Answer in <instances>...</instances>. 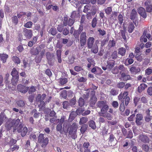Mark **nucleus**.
I'll return each mask as SVG.
<instances>
[{"label": "nucleus", "instance_id": "obj_21", "mask_svg": "<svg viewBox=\"0 0 152 152\" xmlns=\"http://www.w3.org/2000/svg\"><path fill=\"white\" fill-rule=\"evenodd\" d=\"M28 90V87H26L25 86L20 85V92L23 93H25Z\"/></svg>", "mask_w": 152, "mask_h": 152}, {"label": "nucleus", "instance_id": "obj_22", "mask_svg": "<svg viewBox=\"0 0 152 152\" xmlns=\"http://www.w3.org/2000/svg\"><path fill=\"white\" fill-rule=\"evenodd\" d=\"M8 57V55L5 54H0V58L1 60L2 61L3 63H5Z\"/></svg>", "mask_w": 152, "mask_h": 152}, {"label": "nucleus", "instance_id": "obj_24", "mask_svg": "<svg viewBox=\"0 0 152 152\" xmlns=\"http://www.w3.org/2000/svg\"><path fill=\"white\" fill-rule=\"evenodd\" d=\"M88 128V125L87 124H84L81 126L80 129L81 133L83 134L87 130Z\"/></svg>", "mask_w": 152, "mask_h": 152}, {"label": "nucleus", "instance_id": "obj_57", "mask_svg": "<svg viewBox=\"0 0 152 152\" xmlns=\"http://www.w3.org/2000/svg\"><path fill=\"white\" fill-rule=\"evenodd\" d=\"M98 31L99 32V34L102 36L106 34V31L104 30H101L99 28L98 30Z\"/></svg>", "mask_w": 152, "mask_h": 152}, {"label": "nucleus", "instance_id": "obj_35", "mask_svg": "<svg viewBox=\"0 0 152 152\" xmlns=\"http://www.w3.org/2000/svg\"><path fill=\"white\" fill-rule=\"evenodd\" d=\"M134 60L132 58H127L126 59L125 62V65L128 66L132 64Z\"/></svg>", "mask_w": 152, "mask_h": 152}, {"label": "nucleus", "instance_id": "obj_43", "mask_svg": "<svg viewBox=\"0 0 152 152\" xmlns=\"http://www.w3.org/2000/svg\"><path fill=\"white\" fill-rule=\"evenodd\" d=\"M121 103L120 104L119 109L121 112H123L125 110V106L124 104V102H121Z\"/></svg>", "mask_w": 152, "mask_h": 152}, {"label": "nucleus", "instance_id": "obj_18", "mask_svg": "<svg viewBox=\"0 0 152 152\" xmlns=\"http://www.w3.org/2000/svg\"><path fill=\"white\" fill-rule=\"evenodd\" d=\"M97 101L96 97H91L89 100V104L90 106L94 107Z\"/></svg>", "mask_w": 152, "mask_h": 152}, {"label": "nucleus", "instance_id": "obj_1", "mask_svg": "<svg viewBox=\"0 0 152 152\" xmlns=\"http://www.w3.org/2000/svg\"><path fill=\"white\" fill-rule=\"evenodd\" d=\"M97 107L100 109V112L99 113V116L106 118L108 120H111L112 118V115L107 113L109 106L107 102L105 100H101L96 103Z\"/></svg>", "mask_w": 152, "mask_h": 152}, {"label": "nucleus", "instance_id": "obj_63", "mask_svg": "<svg viewBox=\"0 0 152 152\" xmlns=\"http://www.w3.org/2000/svg\"><path fill=\"white\" fill-rule=\"evenodd\" d=\"M147 92L148 94L150 96L152 95V87H149L148 88Z\"/></svg>", "mask_w": 152, "mask_h": 152}, {"label": "nucleus", "instance_id": "obj_23", "mask_svg": "<svg viewBox=\"0 0 152 152\" xmlns=\"http://www.w3.org/2000/svg\"><path fill=\"white\" fill-rule=\"evenodd\" d=\"M58 80L59 83L62 85H64L68 82L67 79L65 77H61Z\"/></svg>", "mask_w": 152, "mask_h": 152}, {"label": "nucleus", "instance_id": "obj_29", "mask_svg": "<svg viewBox=\"0 0 152 152\" xmlns=\"http://www.w3.org/2000/svg\"><path fill=\"white\" fill-rule=\"evenodd\" d=\"M118 53L119 54L121 55V56H124L126 52V49L123 47L120 48L118 50Z\"/></svg>", "mask_w": 152, "mask_h": 152}, {"label": "nucleus", "instance_id": "obj_27", "mask_svg": "<svg viewBox=\"0 0 152 152\" xmlns=\"http://www.w3.org/2000/svg\"><path fill=\"white\" fill-rule=\"evenodd\" d=\"M134 26L132 23H130L128 26V31L129 33H132L133 31Z\"/></svg>", "mask_w": 152, "mask_h": 152}, {"label": "nucleus", "instance_id": "obj_62", "mask_svg": "<svg viewBox=\"0 0 152 152\" xmlns=\"http://www.w3.org/2000/svg\"><path fill=\"white\" fill-rule=\"evenodd\" d=\"M74 69L75 71L78 72L83 70V69L80 66H76L74 67Z\"/></svg>", "mask_w": 152, "mask_h": 152}, {"label": "nucleus", "instance_id": "obj_10", "mask_svg": "<svg viewBox=\"0 0 152 152\" xmlns=\"http://www.w3.org/2000/svg\"><path fill=\"white\" fill-rule=\"evenodd\" d=\"M11 75L13 77V80H14L16 83L18 79V73L16 69L14 68L11 73Z\"/></svg>", "mask_w": 152, "mask_h": 152}, {"label": "nucleus", "instance_id": "obj_30", "mask_svg": "<svg viewBox=\"0 0 152 152\" xmlns=\"http://www.w3.org/2000/svg\"><path fill=\"white\" fill-rule=\"evenodd\" d=\"M46 55L47 59H54V56L53 53H51L50 52H48L46 53Z\"/></svg>", "mask_w": 152, "mask_h": 152}, {"label": "nucleus", "instance_id": "obj_36", "mask_svg": "<svg viewBox=\"0 0 152 152\" xmlns=\"http://www.w3.org/2000/svg\"><path fill=\"white\" fill-rule=\"evenodd\" d=\"M110 94L112 96L117 95L118 94V91L114 88H112L110 91Z\"/></svg>", "mask_w": 152, "mask_h": 152}, {"label": "nucleus", "instance_id": "obj_31", "mask_svg": "<svg viewBox=\"0 0 152 152\" xmlns=\"http://www.w3.org/2000/svg\"><path fill=\"white\" fill-rule=\"evenodd\" d=\"M88 121V118L87 117H82L80 118V121L79 122L80 125L84 124L87 122Z\"/></svg>", "mask_w": 152, "mask_h": 152}, {"label": "nucleus", "instance_id": "obj_34", "mask_svg": "<svg viewBox=\"0 0 152 152\" xmlns=\"http://www.w3.org/2000/svg\"><path fill=\"white\" fill-rule=\"evenodd\" d=\"M91 49V52L94 53H96L98 51V47L96 44L94 45Z\"/></svg>", "mask_w": 152, "mask_h": 152}, {"label": "nucleus", "instance_id": "obj_41", "mask_svg": "<svg viewBox=\"0 0 152 152\" xmlns=\"http://www.w3.org/2000/svg\"><path fill=\"white\" fill-rule=\"evenodd\" d=\"M28 88H29L28 87ZM28 93L31 94L35 92L36 91V89L35 87L33 86H31L30 88H28Z\"/></svg>", "mask_w": 152, "mask_h": 152}, {"label": "nucleus", "instance_id": "obj_40", "mask_svg": "<svg viewBox=\"0 0 152 152\" xmlns=\"http://www.w3.org/2000/svg\"><path fill=\"white\" fill-rule=\"evenodd\" d=\"M112 8L111 7H107L104 10L105 13L107 15L110 14L112 12Z\"/></svg>", "mask_w": 152, "mask_h": 152}, {"label": "nucleus", "instance_id": "obj_39", "mask_svg": "<svg viewBox=\"0 0 152 152\" xmlns=\"http://www.w3.org/2000/svg\"><path fill=\"white\" fill-rule=\"evenodd\" d=\"M142 148L145 152H148L149 151V148L148 145L144 144L142 145Z\"/></svg>", "mask_w": 152, "mask_h": 152}, {"label": "nucleus", "instance_id": "obj_49", "mask_svg": "<svg viewBox=\"0 0 152 152\" xmlns=\"http://www.w3.org/2000/svg\"><path fill=\"white\" fill-rule=\"evenodd\" d=\"M111 56L113 59H115L118 57L117 53L116 51H114L112 53Z\"/></svg>", "mask_w": 152, "mask_h": 152}, {"label": "nucleus", "instance_id": "obj_61", "mask_svg": "<svg viewBox=\"0 0 152 152\" xmlns=\"http://www.w3.org/2000/svg\"><path fill=\"white\" fill-rule=\"evenodd\" d=\"M109 44L111 47H113L115 46V42L114 40H110Z\"/></svg>", "mask_w": 152, "mask_h": 152}, {"label": "nucleus", "instance_id": "obj_46", "mask_svg": "<svg viewBox=\"0 0 152 152\" xmlns=\"http://www.w3.org/2000/svg\"><path fill=\"white\" fill-rule=\"evenodd\" d=\"M63 107L64 109H66L69 106V104L68 101H65L62 104Z\"/></svg>", "mask_w": 152, "mask_h": 152}, {"label": "nucleus", "instance_id": "obj_26", "mask_svg": "<svg viewBox=\"0 0 152 152\" xmlns=\"http://www.w3.org/2000/svg\"><path fill=\"white\" fill-rule=\"evenodd\" d=\"M76 116V112L74 111H72L70 114L69 117V121H72L73 120Z\"/></svg>", "mask_w": 152, "mask_h": 152}, {"label": "nucleus", "instance_id": "obj_9", "mask_svg": "<svg viewBox=\"0 0 152 152\" xmlns=\"http://www.w3.org/2000/svg\"><path fill=\"white\" fill-rule=\"evenodd\" d=\"M138 138L139 140L141 142L145 143H149L150 139L148 137L145 135L141 134L138 136Z\"/></svg>", "mask_w": 152, "mask_h": 152}, {"label": "nucleus", "instance_id": "obj_45", "mask_svg": "<svg viewBox=\"0 0 152 152\" xmlns=\"http://www.w3.org/2000/svg\"><path fill=\"white\" fill-rule=\"evenodd\" d=\"M125 84L124 82H119L117 84V87L119 88H122L125 86Z\"/></svg>", "mask_w": 152, "mask_h": 152}, {"label": "nucleus", "instance_id": "obj_52", "mask_svg": "<svg viewBox=\"0 0 152 152\" xmlns=\"http://www.w3.org/2000/svg\"><path fill=\"white\" fill-rule=\"evenodd\" d=\"M45 73L49 77L51 76L52 75V73L50 70L49 69H46L45 71Z\"/></svg>", "mask_w": 152, "mask_h": 152}, {"label": "nucleus", "instance_id": "obj_4", "mask_svg": "<svg viewBox=\"0 0 152 152\" xmlns=\"http://www.w3.org/2000/svg\"><path fill=\"white\" fill-rule=\"evenodd\" d=\"M87 36L86 32H83L80 36V46L82 48L86 45L87 42Z\"/></svg>", "mask_w": 152, "mask_h": 152}, {"label": "nucleus", "instance_id": "obj_8", "mask_svg": "<svg viewBox=\"0 0 152 152\" xmlns=\"http://www.w3.org/2000/svg\"><path fill=\"white\" fill-rule=\"evenodd\" d=\"M44 46V45H40L39 46L35 48L31 49L30 50V53L33 55L36 56L37 55L41 50V47Z\"/></svg>", "mask_w": 152, "mask_h": 152}, {"label": "nucleus", "instance_id": "obj_64", "mask_svg": "<svg viewBox=\"0 0 152 152\" xmlns=\"http://www.w3.org/2000/svg\"><path fill=\"white\" fill-rule=\"evenodd\" d=\"M152 72V69L149 68H147L145 70V74L149 75H150Z\"/></svg>", "mask_w": 152, "mask_h": 152}, {"label": "nucleus", "instance_id": "obj_12", "mask_svg": "<svg viewBox=\"0 0 152 152\" xmlns=\"http://www.w3.org/2000/svg\"><path fill=\"white\" fill-rule=\"evenodd\" d=\"M143 116L142 114H138L136 115L135 122L137 125H141L142 121Z\"/></svg>", "mask_w": 152, "mask_h": 152}, {"label": "nucleus", "instance_id": "obj_50", "mask_svg": "<svg viewBox=\"0 0 152 152\" xmlns=\"http://www.w3.org/2000/svg\"><path fill=\"white\" fill-rule=\"evenodd\" d=\"M120 32L124 40H126V37L125 36L126 32L125 31L122 30H120Z\"/></svg>", "mask_w": 152, "mask_h": 152}, {"label": "nucleus", "instance_id": "obj_19", "mask_svg": "<svg viewBox=\"0 0 152 152\" xmlns=\"http://www.w3.org/2000/svg\"><path fill=\"white\" fill-rule=\"evenodd\" d=\"M61 50H58L56 51V55L57 57L58 61V63H61L62 62V59L61 58Z\"/></svg>", "mask_w": 152, "mask_h": 152}, {"label": "nucleus", "instance_id": "obj_44", "mask_svg": "<svg viewBox=\"0 0 152 152\" xmlns=\"http://www.w3.org/2000/svg\"><path fill=\"white\" fill-rule=\"evenodd\" d=\"M97 20L96 17L94 18L92 20L91 22V26L93 28H95L97 24Z\"/></svg>", "mask_w": 152, "mask_h": 152}, {"label": "nucleus", "instance_id": "obj_13", "mask_svg": "<svg viewBox=\"0 0 152 152\" xmlns=\"http://www.w3.org/2000/svg\"><path fill=\"white\" fill-rule=\"evenodd\" d=\"M107 70L110 71L115 65V61L114 60L107 61Z\"/></svg>", "mask_w": 152, "mask_h": 152}, {"label": "nucleus", "instance_id": "obj_5", "mask_svg": "<svg viewBox=\"0 0 152 152\" xmlns=\"http://www.w3.org/2000/svg\"><path fill=\"white\" fill-rule=\"evenodd\" d=\"M19 120L17 119L15 121L13 120L11 122H8L6 124V127L7 130H9L11 129L12 126H17L19 123Z\"/></svg>", "mask_w": 152, "mask_h": 152}, {"label": "nucleus", "instance_id": "obj_16", "mask_svg": "<svg viewBox=\"0 0 152 152\" xmlns=\"http://www.w3.org/2000/svg\"><path fill=\"white\" fill-rule=\"evenodd\" d=\"M129 71L131 73L134 74L139 72L140 71V69L139 67L132 66L130 68Z\"/></svg>", "mask_w": 152, "mask_h": 152}, {"label": "nucleus", "instance_id": "obj_51", "mask_svg": "<svg viewBox=\"0 0 152 152\" xmlns=\"http://www.w3.org/2000/svg\"><path fill=\"white\" fill-rule=\"evenodd\" d=\"M50 31L51 33V34L53 36L55 35L57 33L56 30V28H51L50 29Z\"/></svg>", "mask_w": 152, "mask_h": 152}, {"label": "nucleus", "instance_id": "obj_25", "mask_svg": "<svg viewBox=\"0 0 152 152\" xmlns=\"http://www.w3.org/2000/svg\"><path fill=\"white\" fill-rule=\"evenodd\" d=\"M27 131L28 129L26 127H22V129L21 128V135L22 137H24L26 135Z\"/></svg>", "mask_w": 152, "mask_h": 152}, {"label": "nucleus", "instance_id": "obj_20", "mask_svg": "<svg viewBox=\"0 0 152 152\" xmlns=\"http://www.w3.org/2000/svg\"><path fill=\"white\" fill-rule=\"evenodd\" d=\"M147 87V85L144 83L141 84L138 87V91L139 93H141Z\"/></svg>", "mask_w": 152, "mask_h": 152}, {"label": "nucleus", "instance_id": "obj_60", "mask_svg": "<svg viewBox=\"0 0 152 152\" xmlns=\"http://www.w3.org/2000/svg\"><path fill=\"white\" fill-rule=\"evenodd\" d=\"M76 103V99L75 97L73 98L70 101V103L72 105H74Z\"/></svg>", "mask_w": 152, "mask_h": 152}, {"label": "nucleus", "instance_id": "obj_59", "mask_svg": "<svg viewBox=\"0 0 152 152\" xmlns=\"http://www.w3.org/2000/svg\"><path fill=\"white\" fill-rule=\"evenodd\" d=\"M62 128V125L58 124L56 126V130L57 131L61 132Z\"/></svg>", "mask_w": 152, "mask_h": 152}, {"label": "nucleus", "instance_id": "obj_28", "mask_svg": "<svg viewBox=\"0 0 152 152\" xmlns=\"http://www.w3.org/2000/svg\"><path fill=\"white\" fill-rule=\"evenodd\" d=\"M46 95L45 94H43L41 96L40 94H38L37 96V101H43L45 98Z\"/></svg>", "mask_w": 152, "mask_h": 152}, {"label": "nucleus", "instance_id": "obj_17", "mask_svg": "<svg viewBox=\"0 0 152 152\" xmlns=\"http://www.w3.org/2000/svg\"><path fill=\"white\" fill-rule=\"evenodd\" d=\"M120 73L121 77L123 80L126 81L130 79L131 77L129 75H127L124 72H122L121 73V72H120Z\"/></svg>", "mask_w": 152, "mask_h": 152}, {"label": "nucleus", "instance_id": "obj_3", "mask_svg": "<svg viewBox=\"0 0 152 152\" xmlns=\"http://www.w3.org/2000/svg\"><path fill=\"white\" fill-rule=\"evenodd\" d=\"M38 142L41 145L42 148H45L48 144L49 142L48 137H45L44 134L41 133L38 136Z\"/></svg>", "mask_w": 152, "mask_h": 152}, {"label": "nucleus", "instance_id": "obj_47", "mask_svg": "<svg viewBox=\"0 0 152 152\" xmlns=\"http://www.w3.org/2000/svg\"><path fill=\"white\" fill-rule=\"evenodd\" d=\"M1 117V120L3 122L6 121L7 120V118L5 114L3 113H1L0 115V117Z\"/></svg>", "mask_w": 152, "mask_h": 152}, {"label": "nucleus", "instance_id": "obj_58", "mask_svg": "<svg viewBox=\"0 0 152 152\" xmlns=\"http://www.w3.org/2000/svg\"><path fill=\"white\" fill-rule=\"evenodd\" d=\"M42 58L39 56L36 57L35 58V62L37 63H40Z\"/></svg>", "mask_w": 152, "mask_h": 152}, {"label": "nucleus", "instance_id": "obj_14", "mask_svg": "<svg viewBox=\"0 0 152 152\" xmlns=\"http://www.w3.org/2000/svg\"><path fill=\"white\" fill-rule=\"evenodd\" d=\"M138 12L140 15L144 18L146 17V14L145 10L142 7H140L138 9Z\"/></svg>", "mask_w": 152, "mask_h": 152}, {"label": "nucleus", "instance_id": "obj_37", "mask_svg": "<svg viewBox=\"0 0 152 152\" xmlns=\"http://www.w3.org/2000/svg\"><path fill=\"white\" fill-rule=\"evenodd\" d=\"M79 105L81 107L84 106L85 104V101L84 99L82 97H80L78 101Z\"/></svg>", "mask_w": 152, "mask_h": 152}, {"label": "nucleus", "instance_id": "obj_7", "mask_svg": "<svg viewBox=\"0 0 152 152\" xmlns=\"http://www.w3.org/2000/svg\"><path fill=\"white\" fill-rule=\"evenodd\" d=\"M23 34L26 39H30L32 37L33 35L32 30L27 29L26 28H23Z\"/></svg>", "mask_w": 152, "mask_h": 152}, {"label": "nucleus", "instance_id": "obj_32", "mask_svg": "<svg viewBox=\"0 0 152 152\" xmlns=\"http://www.w3.org/2000/svg\"><path fill=\"white\" fill-rule=\"evenodd\" d=\"M89 125L90 127L93 129H95L96 128V125L95 122L91 120L89 122Z\"/></svg>", "mask_w": 152, "mask_h": 152}, {"label": "nucleus", "instance_id": "obj_56", "mask_svg": "<svg viewBox=\"0 0 152 152\" xmlns=\"http://www.w3.org/2000/svg\"><path fill=\"white\" fill-rule=\"evenodd\" d=\"M115 137L113 134H111L109 137L108 139L109 142H112L113 141L114 139H115Z\"/></svg>", "mask_w": 152, "mask_h": 152}, {"label": "nucleus", "instance_id": "obj_11", "mask_svg": "<svg viewBox=\"0 0 152 152\" xmlns=\"http://www.w3.org/2000/svg\"><path fill=\"white\" fill-rule=\"evenodd\" d=\"M95 39L93 37H89L87 40V45L88 49H91L94 45Z\"/></svg>", "mask_w": 152, "mask_h": 152}, {"label": "nucleus", "instance_id": "obj_48", "mask_svg": "<svg viewBox=\"0 0 152 152\" xmlns=\"http://www.w3.org/2000/svg\"><path fill=\"white\" fill-rule=\"evenodd\" d=\"M112 105L114 108H117L118 107V103L117 101H113L112 102Z\"/></svg>", "mask_w": 152, "mask_h": 152}, {"label": "nucleus", "instance_id": "obj_54", "mask_svg": "<svg viewBox=\"0 0 152 152\" xmlns=\"http://www.w3.org/2000/svg\"><path fill=\"white\" fill-rule=\"evenodd\" d=\"M48 60V62L49 65L53 66V65L54 62V59H49Z\"/></svg>", "mask_w": 152, "mask_h": 152}, {"label": "nucleus", "instance_id": "obj_15", "mask_svg": "<svg viewBox=\"0 0 152 152\" xmlns=\"http://www.w3.org/2000/svg\"><path fill=\"white\" fill-rule=\"evenodd\" d=\"M150 0H148L145 3V5L146 6V10L148 12H151L152 11V5L150 4Z\"/></svg>", "mask_w": 152, "mask_h": 152}, {"label": "nucleus", "instance_id": "obj_2", "mask_svg": "<svg viewBox=\"0 0 152 152\" xmlns=\"http://www.w3.org/2000/svg\"><path fill=\"white\" fill-rule=\"evenodd\" d=\"M129 92L127 91H124L123 93L121 92L118 96V100L120 102L125 101V106H127L130 101V98L127 96Z\"/></svg>", "mask_w": 152, "mask_h": 152}, {"label": "nucleus", "instance_id": "obj_53", "mask_svg": "<svg viewBox=\"0 0 152 152\" xmlns=\"http://www.w3.org/2000/svg\"><path fill=\"white\" fill-rule=\"evenodd\" d=\"M80 33L78 30H75L74 31L73 35L75 38H78L79 34Z\"/></svg>", "mask_w": 152, "mask_h": 152}, {"label": "nucleus", "instance_id": "obj_42", "mask_svg": "<svg viewBox=\"0 0 152 152\" xmlns=\"http://www.w3.org/2000/svg\"><path fill=\"white\" fill-rule=\"evenodd\" d=\"M33 23L31 21H28L25 23L24 25V26L28 28H30L32 27Z\"/></svg>", "mask_w": 152, "mask_h": 152}, {"label": "nucleus", "instance_id": "obj_38", "mask_svg": "<svg viewBox=\"0 0 152 152\" xmlns=\"http://www.w3.org/2000/svg\"><path fill=\"white\" fill-rule=\"evenodd\" d=\"M118 19L119 24L121 25L123 23L124 20L123 17L121 14H120L118 15Z\"/></svg>", "mask_w": 152, "mask_h": 152}, {"label": "nucleus", "instance_id": "obj_6", "mask_svg": "<svg viewBox=\"0 0 152 152\" xmlns=\"http://www.w3.org/2000/svg\"><path fill=\"white\" fill-rule=\"evenodd\" d=\"M78 128L77 124L76 123H73L69 128V133L70 135L76 134Z\"/></svg>", "mask_w": 152, "mask_h": 152}, {"label": "nucleus", "instance_id": "obj_33", "mask_svg": "<svg viewBox=\"0 0 152 152\" xmlns=\"http://www.w3.org/2000/svg\"><path fill=\"white\" fill-rule=\"evenodd\" d=\"M137 12L135 10L133 9L130 15V19L131 20L134 19L136 17Z\"/></svg>", "mask_w": 152, "mask_h": 152}, {"label": "nucleus", "instance_id": "obj_55", "mask_svg": "<svg viewBox=\"0 0 152 152\" xmlns=\"http://www.w3.org/2000/svg\"><path fill=\"white\" fill-rule=\"evenodd\" d=\"M12 60L17 64L19 63V58L16 56H13L12 57Z\"/></svg>", "mask_w": 152, "mask_h": 152}]
</instances>
